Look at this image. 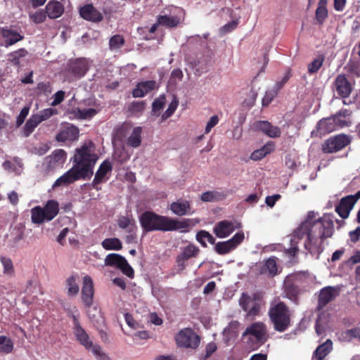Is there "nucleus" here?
<instances>
[{"label": "nucleus", "mask_w": 360, "mask_h": 360, "mask_svg": "<svg viewBox=\"0 0 360 360\" xmlns=\"http://www.w3.org/2000/svg\"><path fill=\"white\" fill-rule=\"evenodd\" d=\"M56 114H57V110L56 109L49 108L41 110L39 113L35 114L34 115L38 118L39 122L41 123Z\"/></svg>", "instance_id": "48"}, {"label": "nucleus", "mask_w": 360, "mask_h": 360, "mask_svg": "<svg viewBox=\"0 0 360 360\" xmlns=\"http://www.w3.org/2000/svg\"><path fill=\"white\" fill-rule=\"evenodd\" d=\"M219 120V119L217 115L212 116L206 124L205 133L208 134L218 124Z\"/></svg>", "instance_id": "61"}, {"label": "nucleus", "mask_w": 360, "mask_h": 360, "mask_svg": "<svg viewBox=\"0 0 360 360\" xmlns=\"http://www.w3.org/2000/svg\"><path fill=\"white\" fill-rule=\"evenodd\" d=\"M42 208L46 217L47 221L53 219L59 212V204L54 200H48Z\"/></svg>", "instance_id": "33"}, {"label": "nucleus", "mask_w": 360, "mask_h": 360, "mask_svg": "<svg viewBox=\"0 0 360 360\" xmlns=\"http://www.w3.org/2000/svg\"><path fill=\"white\" fill-rule=\"evenodd\" d=\"M334 89L342 98L348 97L352 92V85L345 75H339L334 81Z\"/></svg>", "instance_id": "19"}, {"label": "nucleus", "mask_w": 360, "mask_h": 360, "mask_svg": "<svg viewBox=\"0 0 360 360\" xmlns=\"http://www.w3.org/2000/svg\"><path fill=\"white\" fill-rule=\"evenodd\" d=\"M166 104V97L165 95H161L155 98L152 104L151 114L154 116H160L161 115L162 120H165L170 117L175 112L178 106V101L174 99L169 105L167 109L161 114L165 105Z\"/></svg>", "instance_id": "9"}, {"label": "nucleus", "mask_w": 360, "mask_h": 360, "mask_svg": "<svg viewBox=\"0 0 360 360\" xmlns=\"http://www.w3.org/2000/svg\"><path fill=\"white\" fill-rule=\"evenodd\" d=\"M71 114H72L75 118L88 120L95 116L97 114V110L94 108H75L71 112Z\"/></svg>", "instance_id": "34"}, {"label": "nucleus", "mask_w": 360, "mask_h": 360, "mask_svg": "<svg viewBox=\"0 0 360 360\" xmlns=\"http://www.w3.org/2000/svg\"><path fill=\"white\" fill-rule=\"evenodd\" d=\"M74 334L77 341L86 349H90L94 346L92 341L89 340L88 334L81 326L74 328Z\"/></svg>", "instance_id": "31"}, {"label": "nucleus", "mask_w": 360, "mask_h": 360, "mask_svg": "<svg viewBox=\"0 0 360 360\" xmlns=\"http://www.w3.org/2000/svg\"><path fill=\"white\" fill-rule=\"evenodd\" d=\"M360 198V190L354 195L342 198L335 206V212L342 219H347L356 201Z\"/></svg>", "instance_id": "14"}, {"label": "nucleus", "mask_w": 360, "mask_h": 360, "mask_svg": "<svg viewBox=\"0 0 360 360\" xmlns=\"http://www.w3.org/2000/svg\"><path fill=\"white\" fill-rule=\"evenodd\" d=\"M244 239V233L238 231L231 239L215 243L214 251L220 255L229 254L241 244Z\"/></svg>", "instance_id": "13"}, {"label": "nucleus", "mask_w": 360, "mask_h": 360, "mask_svg": "<svg viewBox=\"0 0 360 360\" xmlns=\"http://www.w3.org/2000/svg\"><path fill=\"white\" fill-rule=\"evenodd\" d=\"M176 345L180 347L196 349L200 342V338L191 328L181 329L176 335Z\"/></svg>", "instance_id": "8"}, {"label": "nucleus", "mask_w": 360, "mask_h": 360, "mask_svg": "<svg viewBox=\"0 0 360 360\" xmlns=\"http://www.w3.org/2000/svg\"><path fill=\"white\" fill-rule=\"evenodd\" d=\"M281 198V195L280 194H274L273 195H269L266 197L265 203L267 206L270 207H273L276 202Z\"/></svg>", "instance_id": "63"}, {"label": "nucleus", "mask_w": 360, "mask_h": 360, "mask_svg": "<svg viewBox=\"0 0 360 360\" xmlns=\"http://www.w3.org/2000/svg\"><path fill=\"white\" fill-rule=\"evenodd\" d=\"M265 326L262 323H255L248 327L243 335H250L248 340V347L251 350L257 349L264 342Z\"/></svg>", "instance_id": "6"}, {"label": "nucleus", "mask_w": 360, "mask_h": 360, "mask_svg": "<svg viewBox=\"0 0 360 360\" xmlns=\"http://www.w3.org/2000/svg\"><path fill=\"white\" fill-rule=\"evenodd\" d=\"M27 51L25 49H20L13 51L8 55V60L13 65L20 66V59L27 55Z\"/></svg>", "instance_id": "38"}, {"label": "nucleus", "mask_w": 360, "mask_h": 360, "mask_svg": "<svg viewBox=\"0 0 360 360\" xmlns=\"http://www.w3.org/2000/svg\"><path fill=\"white\" fill-rule=\"evenodd\" d=\"M170 210L176 216L182 217L189 215L193 213L191 211V205L190 201L179 198L173 202L170 205Z\"/></svg>", "instance_id": "20"}, {"label": "nucleus", "mask_w": 360, "mask_h": 360, "mask_svg": "<svg viewBox=\"0 0 360 360\" xmlns=\"http://www.w3.org/2000/svg\"><path fill=\"white\" fill-rule=\"evenodd\" d=\"M66 285L68 296H75L79 292V286L76 282V278L74 276H71L66 279Z\"/></svg>", "instance_id": "45"}, {"label": "nucleus", "mask_w": 360, "mask_h": 360, "mask_svg": "<svg viewBox=\"0 0 360 360\" xmlns=\"http://www.w3.org/2000/svg\"><path fill=\"white\" fill-rule=\"evenodd\" d=\"M238 20H232L228 23H226V25H224L223 27H221L220 29H219V32L221 33V34L224 35V34H226L231 31H233V30H235L238 25Z\"/></svg>", "instance_id": "58"}, {"label": "nucleus", "mask_w": 360, "mask_h": 360, "mask_svg": "<svg viewBox=\"0 0 360 360\" xmlns=\"http://www.w3.org/2000/svg\"><path fill=\"white\" fill-rule=\"evenodd\" d=\"M93 354L96 356L98 360H111L110 356L101 351V348L98 345H94L91 348Z\"/></svg>", "instance_id": "53"}, {"label": "nucleus", "mask_w": 360, "mask_h": 360, "mask_svg": "<svg viewBox=\"0 0 360 360\" xmlns=\"http://www.w3.org/2000/svg\"><path fill=\"white\" fill-rule=\"evenodd\" d=\"M262 191L260 188H258L257 191H256L254 193L250 194L245 200V201L250 204V205H254L256 204L260 197L262 196Z\"/></svg>", "instance_id": "56"}, {"label": "nucleus", "mask_w": 360, "mask_h": 360, "mask_svg": "<svg viewBox=\"0 0 360 360\" xmlns=\"http://www.w3.org/2000/svg\"><path fill=\"white\" fill-rule=\"evenodd\" d=\"M277 90L273 89L267 90L262 99V105L264 106L268 105L272 101L274 98L277 95Z\"/></svg>", "instance_id": "57"}, {"label": "nucleus", "mask_w": 360, "mask_h": 360, "mask_svg": "<svg viewBox=\"0 0 360 360\" xmlns=\"http://www.w3.org/2000/svg\"><path fill=\"white\" fill-rule=\"evenodd\" d=\"M74 158L75 165L57 180H79L91 177L92 167L98 159L93 144L89 143L77 149Z\"/></svg>", "instance_id": "2"}, {"label": "nucleus", "mask_w": 360, "mask_h": 360, "mask_svg": "<svg viewBox=\"0 0 360 360\" xmlns=\"http://www.w3.org/2000/svg\"><path fill=\"white\" fill-rule=\"evenodd\" d=\"M340 288L339 286H326L323 288L318 297L317 309H322L329 302L334 300L339 295Z\"/></svg>", "instance_id": "15"}, {"label": "nucleus", "mask_w": 360, "mask_h": 360, "mask_svg": "<svg viewBox=\"0 0 360 360\" xmlns=\"http://www.w3.org/2000/svg\"><path fill=\"white\" fill-rule=\"evenodd\" d=\"M112 166L109 161H104L97 170L94 180H102L108 178V174L111 172Z\"/></svg>", "instance_id": "40"}, {"label": "nucleus", "mask_w": 360, "mask_h": 360, "mask_svg": "<svg viewBox=\"0 0 360 360\" xmlns=\"http://www.w3.org/2000/svg\"><path fill=\"white\" fill-rule=\"evenodd\" d=\"M157 88V82L155 80L141 82L137 84L132 91V95L134 98H141Z\"/></svg>", "instance_id": "23"}, {"label": "nucleus", "mask_w": 360, "mask_h": 360, "mask_svg": "<svg viewBox=\"0 0 360 360\" xmlns=\"http://www.w3.org/2000/svg\"><path fill=\"white\" fill-rule=\"evenodd\" d=\"M139 221L146 232L155 231L167 232L177 230H181V232H188L191 219L179 220L160 215L151 211H146L141 214Z\"/></svg>", "instance_id": "3"}, {"label": "nucleus", "mask_w": 360, "mask_h": 360, "mask_svg": "<svg viewBox=\"0 0 360 360\" xmlns=\"http://www.w3.org/2000/svg\"><path fill=\"white\" fill-rule=\"evenodd\" d=\"M199 252V249L193 244H189L185 247L181 253L176 257V264L181 270L186 267V261L191 257H195Z\"/></svg>", "instance_id": "21"}, {"label": "nucleus", "mask_w": 360, "mask_h": 360, "mask_svg": "<svg viewBox=\"0 0 360 360\" xmlns=\"http://www.w3.org/2000/svg\"><path fill=\"white\" fill-rule=\"evenodd\" d=\"M79 13L82 18L89 21L99 22L103 19L102 14L90 4L81 8Z\"/></svg>", "instance_id": "27"}, {"label": "nucleus", "mask_w": 360, "mask_h": 360, "mask_svg": "<svg viewBox=\"0 0 360 360\" xmlns=\"http://www.w3.org/2000/svg\"><path fill=\"white\" fill-rule=\"evenodd\" d=\"M63 6L59 1H50L46 6V13L52 19L59 18L63 13Z\"/></svg>", "instance_id": "32"}, {"label": "nucleus", "mask_w": 360, "mask_h": 360, "mask_svg": "<svg viewBox=\"0 0 360 360\" xmlns=\"http://www.w3.org/2000/svg\"><path fill=\"white\" fill-rule=\"evenodd\" d=\"M67 159V154L62 149L55 150L50 155L46 157L41 165V170L45 173L51 172L63 166Z\"/></svg>", "instance_id": "7"}, {"label": "nucleus", "mask_w": 360, "mask_h": 360, "mask_svg": "<svg viewBox=\"0 0 360 360\" xmlns=\"http://www.w3.org/2000/svg\"><path fill=\"white\" fill-rule=\"evenodd\" d=\"M217 347L215 343H209L205 348V354L202 359L205 360L209 358L217 350Z\"/></svg>", "instance_id": "64"}, {"label": "nucleus", "mask_w": 360, "mask_h": 360, "mask_svg": "<svg viewBox=\"0 0 360 360\" xmlns=\"http://www.w3.org/2000/svg\"><path fill=\"white\" fill-rule=\"evenodd\" d=\"M269 316L275 330L282 333L290 326L291 314L288 307L283 302H279L270 307Z\"/></svg>", "instance_id": "4"}, {"label": "nucleus", "mask_w": 360, "mask_h": 360, "mask_svg": "<svg viewBox=\"0 0 360 360\" xmlns=\"http://www.w3.org/2000/svg\"><path fill=\"white\" fill-rule=\"evenodd\" d=\"M30 17L34 23H41L45 21L46 15L43 10H39L34 13H30Z\"/></svg>", "instance_id": "51"}, {"label": "nucleus", "mask_w": 360, "mask_h": 360, "mask_svg": "<svg viewBox=\"0 0 360 360\" xmlns=\"http://www.w3.org/2000/svg\"><path fill=\"white\" fill-rule=\"evenodd\" d=\"M79 130L75 126L68 127L63 129L57 136L58 141L65 142L67 141H74L78 138Z\"/></svg>", "instance_id": "28"}, {"label": "nucleus", "mask_w": 360, "mask_h": 360, "mask_svg": "<svg viewBox=\"0 0 360 360\" xmlns=\"http://www.w3.org/2000/svg\"><path fill=\"white\" fill-rule=\"evenodd\" d=\"M49 149L50 146L48 143H41L39 146L34 147L33 149V153L38 155H43L46 154Z\"/></svg>", "instance_id": "60"}, {"label": "nucleus", "mask_w": 360, "mask_h": 360, "mask_svg": "<svg viewBox=\"0 0 360 360\" xmlns=\"http://www.w3.org/2000/svg\"><path fill=\"white\" fill-rule=\"evenodd\" d=\"M1 34L4 39V45L6 47L12 46L23 39V36L19 32L8 28L1 29Z\"/></svg>", "instance_id": "25"}, {"label": "nucleus", "mask_w": 360, "mask_h": 360, "mask_svg": "<svg viewBox=\"0 0 360 360\" xmlns=\"http://www.w3.org/2000/svg\"><path fill=\"white\" fill-rule=\"evenodd\" d=\"M350 142L351 139L348 135L340 134L326 139L322 144V150L325 153H336L348 146Z\"/></svg>", "instance_id": "11"}, {"label": "nucleus", "mask_w": 360, "mask_h": 360, "mask_svg": "<svg viewBox=\"0 0 360 360\" xmlns=\"http://www.w3.org/2000/svg\"><path fill=\"white\" fill-rule=\"evenodd\" d=\"M117 225L120 229H127L128 233L133 232V231L136 229L134 221L124 216H122L118 219Z\"/></svg>", "instance_id": "42"}, {"label": "nucleus", "mask_w": 360, "mask_h": 360, "mask_svg": "<svg viewBox=\"0 0 360 360\" xmlns=\"http://www.w3.org/2000/svg\"><path fill=\"white\" fill-rule=\"evenodd\" d=\"M259 310H260V305L256 301H255L254 304L252 305H251L249 310H248L247 316L248 317L253 318L259 314Z\"/></svg>", "instance_id": "62"}, {"label": "nucleus", "mask_w": 360, "mask_h": 360, "mask_svg": "<svg viewBox=\"0 0 360 360\" xmlns=\"http://www.w3.org/2000/svg\"><path fill=\"white\" fill-rule=\"evenodd\" d=\"M39 124L38 118L34 115H32L23 127L22 133L24 136H29Z\"/></svg>", "instance_id": "39"}, {"label": "nucleus", "mask_w": 360, "mask_h": 360, "mask_svg": "<svg viewBox=\"0 0 360 360\" xmlns=\"http://www.w3.org/2000/svg\"><path fill=\"white\" fill-rule=\"evenodd\" d=\"M3 167L5 170H7L9 172H15L17 174L21 173L22 170V166L20 161L17 159L5 161L3 164Z\"/></svg>", "instance_id": "43"}, {"label": "nucleus", "mask_w": 360, "mask_h": 360, "mask_svg": "<svg viewBox=\"0 0 360 360\" xmlns=\"http://www.w3.org/2000/svg\"><path fill=\"white\" fill-rule=\"evenodd\" d=\"M90 61L86 58L75 60L70 65V70L76 77H82L89 70Z\"/></svg>", "instance_id": "26"}, {"label": "nucleus", "mask_w": 360, "mask_h": 360, "mask_svg": "<svg viewBox=\"0 0 360 360\" xmlns=\"http://www.w3.org/2000/svg\"><path fill=\"white\" fill-rule=\"evenodd\" d=\"M101 245L106 250H120L122 248V243L117 238H105L102 241Z\"/></svg>", "instance_id": "36"}, {"label": "nucleus", "mask_w": 360, "mask_h": 360, "mask_svg": "<svg viewBox=\"0 0 360 360\" xmlns=\"http://www.w3.org/2000/svg\"><path fill=\"white\" fill-rule=\"evenodd\" d=\"M316 17L317 20L322 23L328 17V10L325 6L320 5L316 11Z\"/></svg>", "instance_id": "54"}, {"label": "nucleus", "mask_w": 360, "mask_h": 360, "mask_svg": "<svg viewBox=\"0 0 360 360\" xmlns=\"http://www.w3.org/2000/svg\"><path fill=\"white\" fill-rule=\"evenodd\" d=\"M94 289L93 281L89 276L84 277L82 288V300L85 307L89 309L93 305Z\"/></svg>", "instance_id": "18"}, {"label": "nucleus", "mask_w": 360, "mask_h": 360, "mask_svg": "<svg viewBox=\"0 0 360 360\" xmlns=\"http://www.w3.org/2000/svg\"><path fill=\"white\" fill-rule=\"evenodd\" d=\"M13 349V343L12 340L4 335H0V353L8 354Z\"/></svg>", "instance_id": "46"}, {"label": "nucleus", "mask_w": 360, "mask_h": 360, "mask_svg": "<svg viewBox=\"0 0 360 360\" xmlns=\"http://www.w3.org/2000/svg\"><path fill=\"white\" fill-rule=\"evenodd\" d=\"M277 258L274 256L269 257L262 262L256 264V269L260 275H267L270 278H274L279 274L277 264Z\"/></svg>", "instance_id": "16"}, {"label": "nucleus", "mask_w": 360, "mask_h": 360, "mask_svg": "<svg viewBox=\"0 0 360 360\" xmlns=\"http://www.w3.org/2000/svg\"><path fill=\"white\" fill-rule=\"evenodd\" d=\"M105 265L116 267L129 278H134V271L124 257L116 253L108 254L104 260Z\"/></svg>", "instance_id": "10"}, {"label": "nucleus", "mask_w": 360, "mask_h": 360, "mask_svg": "<svg viewBox=\"0 0 360 360\" xmlns=\"http://www.w3.org/2000/svg\"><path fill=\"white\" fill-rule=\"evenodd\" d=\"M333 342L327 340L324 343L318 346L313 354L311 360H323L332 350Z\"/></svg>", "instance_id": "29"}, {"label": "nucleus", "mask_w": 360, "mask_h": 360, "mask_svg": "<svg viewBox=\"0 0 360 360\" xmlns=\"http://www.w3.org/2000/svg\"><path fill=\"white\" fill-rule=\"evenodd\" d=\"M146 108L144 101H134L129 105V112L136 116H139Z\"/></svg>", "instance_id": "47"}, {"label": "nucleus", "mask_w": 360, "mask_h": 360, "mask_svg": "<svg viewBox=\"0 0 360 360\" xmlns=\"http://www.w3.org/2000/svg\"><path fill=\"white\" fill-rule=\"evenodd\" d=\"M196 240L202 247H207L206 240L211 245L215 244V238L207 231L201 230L196 234Z\"/></svg>", "instance_id": "41"}, {"label": "nucleus", "mask_w": 360, "mask_h": 360, "mask_svg": "<svg viewBox=\"0 0 360 360\" xmlns=\"http://www.w3.org/2000/svg\"><path fill=\"white\" fill-rule=\"evenodd\" d=\"M143 129L141 127H135L132 129L131 132L127 139V146L131 148H138L142 142Z\"/></svg>", "instance_id": "30"}, {"label": "nucleus", "mask_w": 360, "mask_h": 360, "mask_svg": "<svg viewBox=\"0 0 360 360\" xmlns=\"http://www.w3.org/2000/svg\"><path fill=\"white\" fill-rule=\"evenodd\" d=\"M338 120L336 116L321 119L316 124L315 129L311 131V136L321 138L337 130L339 127Z\"/></svg>", "instance_id": "12"}, {"label": "nucleus", "mask_w": 360, "mask_h": 360, "mask_svg": "<svg viewBox=\"0 0 360 360\" xmlns=\"http://www.w3.org/2000/svg\"><path fill=\"white\" fill-rule=\"evenodd\" d=\"M31 219L32 223L36 224H41L46 221L43 208L40 206H36L31 210Z\"/></svg>", "instance_id": "37"}, {"label": "nucleus", "mask_w": 360, "mask_h": 360, "mask_svg": "<svg viewBox=\"0 0 360 360\" xmlns=\"http://www.w3.org/2000/svg\"><path fill=\"white\" fill-rule=\"evenodd\" d=\"M255 300H253L250 296L245 293H243L241 297L240 298L239 303L241 308L245 311H248L250 308L251 305L254 304Z\"/></svg>", "instance_id": "49"}, {"label": "nucleus", "mask_w": 360, "mask_h": 360, "mask_svg": "<svg viewBox=\"0 0 360 360\" xmlns=\"http://www.w3.org/2000/svg\"><path fill=\"white\" fill-rule=\"evenodd\" d=\"M184 16V11L181 9H177L175 15L158 16V23L167 27H173L180 23Z\"/></svg>", "instance_id": "22"}, {"label": "nucleus", "mask_w": 360, "mask_h": 360, "mask_svg": "<svg viewBox=\"0 0 360 360\" xmlns=\"http://www.w3.org/2000/svg\"><path fill=\"white\" fill-rule=\"evenodd\" d=\"M315 212H309L307 219L294 231L297 239L306 237L304 246L311 255L317 257L323 251V241L333 236L334 225L332 219L321 217L315 219Z\"/></svg>", "instance_id": "1"}, {"label": "nucleus", "mask_w": 360, "mask_h": 360, "mask_svg": "<svg viewBox=\"0 0 360 360\" xmlns=\"http://www.w3.org/2000/svg\"><path fill=\"white\" fill-rule=\"evenodd\" d=\"M307 277L305 272H295L285 277L283 288L288 299L292 301L297 300L301 292L300 285L307 282Z\"/></svg>", "instance_id": "5"}, {"label": "nucleus", "mask_w": 360, "mask_h": 360, "mask_svg": "<svg viewBox=\"0 0 360 360\" xmlns=\"http://www.w3.org/2000/svg\"><path fill=\"white\" fill-rule=\"evenodd\" d=\"M241 224L236 221L222 220L219 221L214 227V233L219 238L229 236L236 229H240Z\"/></svg>", "instance_id": "17"}, {"label": "nucleus", "mask_w": 360, "mask_h": 360, "mask_svg": "<svg viewBox=\"0 0 360 360\" xmlns=\"http://www.w3.org/2000/svg\"><path fill=\"white\" fill-rule=\"evenodd\" d=\"M124 44V39L122 35L115 34L109 40V49L112 51H116Z\"/></svg>", "instance_id": "44"}, {"label": "nucleus", "mask_w": 360, "mask_h": 360, "mask_svg": "<svg viewBox=\"0 0 360 360\" xmlns=\"http://www.w3.org/2000/svg\"><path fill=\"white\" fill-rule=\"evenodd\" d=\"M114 157L119 161H124L129 158V156L125 153L124 148L123 146L115 148Z\"/></svg>", "instance_id": "59"}, {"label": "nucleus", "mask_w": 360, "mask_h": 360, "mask_svg": "<svg viewBox=\"0 0 360 360\" xmlns=\"http://www.w3.org/2000/svg\"><path fill=\"white\" fill-rule=\"evenodd\" d=\"M30 106H25L22 108V110L20 112V114L16 118V127H19L22 124V123L25 122V120L26 117L28 115L30 112Z\"/></svg>", "instance_id": "55"}, {"label": "nucleus", "mask_w": 360, "mask_h": 360, "mask_svg": "<svg viewBox=\"0 0 360 360\" xmlns=\"http://www.w3.org/2000/svg\"><path fill=\"white\" fill-rule=\"evenodd\" d=\"M274 150V146L273 143H267L264 145L262 148L255 150L250 156V158L253 160H259L264 158L267 154H269Z\"/></svg>", "instance_id": "35"}, {"label": "nucleus", "mask_w": 360, "mask_h": 360, "mask_svg": "<svg viewBox=\"0 0 360 360\" xmlns=\"http://www.w3.org/2000/svg\"><path fill=\"white\" fill-rule=\"evenodd\" d=\"M323 60V58H318L314 59L311 63L308 65V72L310 74L316 72L322 66Z\"/></svg>", "instance_id": "52"}, {"label": "nucleus", "mask_w": 360, "mask_h": 360, "mask_svg": "<svg viewBox=\"0 0 360 360\" xmlns=\"http://www.w3.org/2000/svg\"><path fill=\"white\" fill-rule=\"evenodd\" d=\"M254 128L261 131L271 138L280 136L281 130L278 127L273 126L267 121H258L254 124Z\"/></svg>", "instance_id": "24"}, {"label": "nucleus", "mask_w": 360, "mask_h": 360, "mask_svg": "<svg viewBox=\"0 0 360 360\" xmlns=\"http://www.w3.org/2000/svg\"><path fill=\"white\" fill-rule=\"evenodd\" d=\"M0 260L4 266V273L7 274H13L14 269L11 259L6 257H1Z\"/></svg>", "instance_id": "50"}]
</instances>
